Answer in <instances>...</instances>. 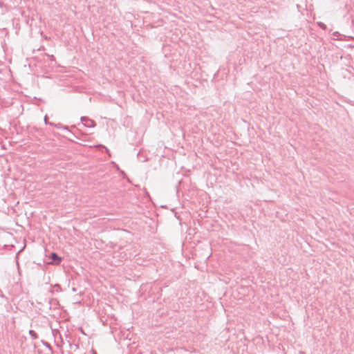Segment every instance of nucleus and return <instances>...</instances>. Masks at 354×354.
<instances>
[{
  "label": "nucleus",
  "instance_id": "nucleus-1",
  "mask_svg": "<svg viewBox=\"0 0 354 354\" xmlns=\"http://www.w3.org/2000/svg\"><path fill=\"white\" fill-rule=\"evenodd\" d=\"M49 259L52 260V261L48 263L50 264H59L61 261V257H58L55 253H52Z\"/></svg>",
  "mask_w": 354,
  "mask_h": 354
},
{
  "label": "nucleus",
  "instance_id": "nucleus-2",
  "mask_svg": "<svg viewBox=\"0 0 354 354\" xmlns=\"http://www.w3.org/2000/svg\"><path fill=\"white\" fill-rule=\"evenodd\" d=\"M83 121L84 122V125L87 126V127H94L95 126V123L93 120H89V119H83Z\"/></svg>",
  "mask_w": 354,
  "mask_h": 354
},
{
  "label": "nucleus",
  "instance_id": "nucleus-3",
  "mask_svg": "<svg viewBox=\"0 0 354 354\" xmlns=\"http://www.w3.org/2000/svg\"><path fill=\"white\" fill-rule=\"evenodd\" d=\"M321 27L324 26V25L322 23L319 24Z\"/></svg>",
  "mask_w": 354,
  "mask_h": 354
}]
</instances>
